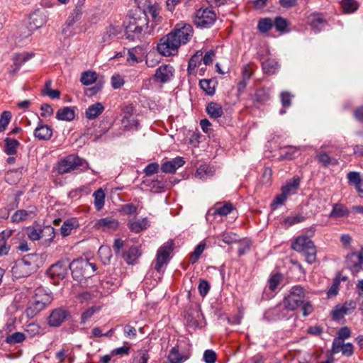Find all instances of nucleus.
Here are the masks:
<instances>
[{"mask_svg": "<svg viewBox=\"0 0 363 363\" xmlns=\"http://www.w3.org/2000/svg\"><path fill=\"white\" fill-rule=\"evenodd\" d=\"M193 34L194 30L190 24L178 23L169 33L160 39L157 50L164 56L174 55L182 45L190 41Z\"/></svg>", "mask_w": 363, "mask_h": 363, "instance_id": "obj_1", "label": "nucleus"}, {"mask_svg": "<svg viewBox=\"0 0 363 363\" xmlns=\"http://www.w3.org/2000/svg\"><path fill=\"white\" fill-rule=\"evenodd\" d=\"M148 25V18L146 13L140 9H136L129 16L128 21L125 25V34L130 40L140 39L144 28Z\"/></svg>", "mask_w": 363, "mask_h": 363, "instance_id": "obj_2", "label": "nucleus"}, {"mask_svg": "<svg viewBox=\"0 0 363 363\" xmlns=\"http://www.w3.org/2000/svg\"><path fill=\"white\" fill-rule=\"evenodd\" d=\"M52 300V296L43 289H37L33 302L26 310L27 317L32 318L43 311Z\"/></svg>", "mask_w": 363, "mask_h": 363, "instance_id": "obj_3", "label": "nucleus"}, {"mask_svg": "<svg viewBox=\"0 0 363 363\" xmlns=\"http://www.w3.org/2000/svg\"><path fill=\"white\" fill-rule=\"evenodd\" d=\"M291 247L297 252L303 253L308 263L313 264L316 261L315 245L308 237H298L292 243Z\"/></svg>", "mask_w": 363, "mask_h": 363, "instance_id": "obj_4", "label": "nucleus"}, {"mask_svg": "<svg viewBox=\"0 0 363 363\" xmlns=\"http://www.w3.org/2000/svg\"><path fill=\"white\" fill-rule=\"evenodd\" d=\"M33 259V257L28 255L16 260L11 269L13 277L20 279L30 276L36 268Z\"/></svg>", "mask_w": 363, "mask_h": 363, "instance_id": "obj_5", "label": "nucleus"}, {"mask_svg": "<svg viewBox=\"0 0 363 363\" xmlns=\"http://www.w3.org/2000/svg\"><path fill=\"white\" fill-rule=\"evenodd\" d=\"M306 290L301 286H294L291 288L290 294L284 298V307L294 311L303 304L306 299Z\"/></svg>", "mask_w": 363, "mask_h": 363, "instance_id": "obj_6", "label": "nucleus"}, {"mask_svg": "<svg viewBox=\"0 0 363 363\" xmlns=\"http://www.w3.org/2000/svg\"><path fill=\"white\" fill-rule=\"evenodd\" d=\"M91 264L87 259H77L69 262V269L71 270L72 277L74 279L80 280L83 277H91L90 273Z\"/></svg>", "mask_w": 363, "mask_h": 363, "instance_id": "obj_7", "label": "nucleus"}, {"mask_svg": "<svg viewBox=\"0 0 363 363\" xmlns=\"http://www.w3.org/2000/svg\"><path fill=\"white\" fill-rule=\"evenodd\" d=\"M84 162V160L79 157L69 155L59 162L57 172L60 174L70 172L79 169V167L83 165Z\"/></svg>", "mask_w": 363, "mask_h": 363, "instance_id": "obj_8", "label": "nucleus"}, {"mask_svg": "<svg viewBox=\"0 0 363 363\" xmlns=\"http://www.w3.org/2000/svg\"><path fill=\"white\" fill-rule=\"evenodd\" d=\"M216 19L215 12L206 9H200L195 13L194 23L198 27L208 28L212 26Z\"/></svg>", "mask_w": 363, "mask_h": 363, "instance_id": "obj_9", "label": "nucleus"}, {"mask_svg": "<svg viewBox=\"0 0 363 363\" xmlns=\"http://www.w3.org/2000/svg\"><path fill=\"white\" fill-rule=\"evenodd\" d=\"M346 266L354 276L357 277L363 272V249L346 257Z\"/></svg>", "mask_w": 363, "mask_h": 363, "instance_id": "obj_10", "label": "nucleus"}, {"mask_svg": "<svg viewBox=\"0 0 363 363\" xmlns=\"http://www.w3.org/2000/svg\"><path fill=\"white\" fill-rule=\"evenodd\" d=\"M174 242L170 240L159 248L155 260V269L160 272L164 264L167 263L170 253L173 250Z\"/></svg>", "mask_w": 363, "mask_h": 363, "instance_id": "obj_11", "label": "nucleus"}, {"mask_svg": "<svg viewBox=\"0 0 363 363\" xmlns=\"http://www.w3.org/2000/svg\"><path fill=\"white\" fill-rule=\"evenodd\" d=\"M68 269H69V259H62L49 268L48 274L52 278L57 277L62 279L67 275Z\"/></svg>", "mask_w": 363, "mask_h": 363, "instance_id": "obj_12", "label": "nucleus"}, {"mask_svg": "<svg viewBox=\"0 0 363 363\" xmlns=\"http://www.w3.org/2000/svg\"><path fill=\"white\" fill-rule=\"evenodd\" d=\"M82 11L79 9H74L69 15L65 24L62 26V32L64 35L69 36L74 34V32L71 30V28L74 25L76 22L81 19Z\"/></svg>", "mask_w": 363, "mask_h": 363, "instance_id": "obj_13", "label": "nucleus"}, {"mask_svg": "<svg viewBox=\"0 0 363 363\" xmlns=\"http://www.w3.org/2000/svg\"><path fill=\"white\" fill-rule=\"evenodd\" d=\"M123 32V28L120 25L110 24L106 27L102 35V43L110 44L113 40L118 38Z\"/></svg>", "mask_w": 363, "mask_h": 363, "instance_id": "obj_14", "label": "nucleus"}, {"mask_svg": "<svg viewBox=\"0 0 363 363\" xmlns=\"http://www.w3.org/2000/svg\"><path fill=\"white\" fill-rule=\"evenodd\" d=\"M48 21L45 12L37 10L30 14L29 18V28L37 30L44 26Z\"/></svg>", "mask_w": 363, "mask_h": 363, "instance_id": "obj_15", "label": "nucleus"}, {"mask_svg": "<svg viewBox=\"0 0 363 363\" xmlns=\"http://www.w3.org/2000/svg\"><path fill=\"white\" fill-rule=\"evenodd\" d=\"M357 304L354 301H346L342 306H337L333 311V318L339 320L344 317L345 315L351 313L355 308Z\"/></svg>", "mask_w": 363, "mask_h": 363, "instance_id": "obj_16", "label": "nucleus"}, {"mask_svg": "<svg viewBox=\"0 0 363 363\" xmlns=\"http://www.w3.org/2000/svg\"><path fill=\"white\" fill-rule=\"evenodd\" d=\"M315 158L318 163L325 168L328 167L330 165H337L339 163L336 158L330 157L328 153L323 150V146L315 151Z\"/></svg>", "mask_w": 363, "mask_h": 363, "instance_id": "obj_17", "label": "nucleus"}, {"mask_svg": "<svg viewBox=\"0 0 363 363\" xmlns=\"http://www.w3.org/2000/svg\"><path fill=\"white\" fill-rule=\"evenodd\" d=\"M68 315V312L62 308L54 310L48 318L49 325L52 327L60 326L67 318Z\"/></svg>", "mask_w": 363, "mask_h": 363, "instance_id": "obj_18", "label": "nucleus"}, {"mask_svg": "<svg viewBox=\"0 0 363 363\" xmlns=\"http://www.w3.org/2000/svg\"><path fill=\"white\" fill-rule=\"evenodd\" d=\"M118 226V222L113 217L100 218L94 223V227L97 230H115Z\"/></svg>", "mask_w": 363, "mask_h": 363, "instance_id": "obj_19", "label": "nucleus"}, {"mask_svg": "<svg viewBox=\"0 0 363 363\" xmlns=\"http://www.w3.org/2000/svg\"><path fill=\"white\" fill-rule=\"evenodd\" d=\"M174 68L169 65H163L157 69L155 77L160 82L165 83L173 77Z\"/></svg>", "mask_w": 363, "mask_h": 363, "instance_id": "obj_20", "label": "nucleus"}, {"mask_svg": "<svg viewBox=\"0 0 363 363\" xmlns=\"http://www.w3.org/2000/svg\"><path fill=\"white\" fill-rule=\"evenodd\" d=\"M34 136L40 140H49L52 136V129L40 121L34 130Z\"/></svg>", "mask_w": 363, "mask_h": 363, "instance_id": "obj_21", "label": "nucleus"}, {"mask_svg": "<svg viewBox=\"0 0 363 363\" xmlns=\"http://www.w3.org/2000/svg\"><path fill=\"white\" fill-rule=\"evenodd\" d=\"M185 162L181 157H177L170 161H167L162 164L161 169L164 173L173 174L176 170L183 166Z\"/></svg>", "mask_w": 363, "mask_h": 363, "instance_id": "obj_22", "label": "nucleus"}, {"mask_svg": "<svg viewBox=\"0 0 363 363\" xmlns=\"http://www.w3.org/2000/svg\"><path fill=\"white\" fill-rule=\"evenodd\" d=\"M129 229L135 233L146 230L150 226V221L147 218L139 220H129L128 223Z\"/></svg>", "mask_w": 363, "mask_h": 363, "instance_id": "obj_23", "label": "nucleus"}, {"mask_svg": "<svg viewBox=\"0 0 363 363\" xmlns=\"http://www.w3.org/2000/svg\"><path fill=\"white\" fill-rule=\"evenodd\" d=\"M141 255V252L138 247L133 246L123 253V259L128 264H135Z\"/></svg>", "mask_w": 363, "mask_h": 363, "instance_id": "obj_24", "label": "nucleus"}, {"mask_svg": "<svg viewBox=\"0 0 363 363\" xmlns=\"http://www.w3.org/2000/svg\"><path fill=\"white\" fill-rule=\"evenodd\" d=\"M104 110V107L101 103L96 102L88 107L86 110V117L89 120L96 118L99 115L102 113Z\"/></svg>", "mask_w": 363, "mask_h": 363, "instance_id": "obj_25", "label": "nucleus"}, {"mask_svg": "<svg viewBox=\"0 0 363 363\" xmlns=\"http://www.w3.org/2000/svg\"><path fill=\"white\" fill-rule=\"evenodd\" d=\"M308 21L313 29L318 32L324 26L325 20L323 14L313 13L308 17Z\"/></svg>", "mask_w": 363, "mask_h": 363, "instance_id": "obj_26", "label": "nucleus"}, {"mask_svg": "<svg viewBox=\"0 0 363 363\" xmlns=\"http://www.w3.org/2000/svg\"><path fill=\"white\" fill-rule=\"evenodd\" d=\"M40 240L43 245H49L55 238V230L50 225L44 226L40 228Z\"/></svg>", "mask_w": 363, "mask_h": 363, "instance_id": "obj_27", "label": "nucleus"}, {"mask_svg": "<svg viewBox=\"0 0 363 363\" xmlns=\"http://www.w3.org/2000/svg\"><path fill=\"white\" fill-rule=\"evenodd\" d=\"M206 112L211 118H218L223 114L222 106L215 102L208 104L206 106Z\"/></svg>", "mask_w": 363, "mask_h": 363, "instance_id": "obj_28", "label": "nucleus"}, {"mask_svg": "<svg viewBox=\"0 0 363 363\" xmlns=\"http://www.w3.org/2000/svg\"><path fill=\"white\" fill-rule=\"evenodd\" d=\"M74 111L71 107L60 108L56 113V118L60 121H71L74 118Z\"/></svg>", "mask_w": 363, "mask_h": 363, "instance_id": "obj_29", "label": "nucleus"}, {"mask_svg": "<svg viewBox=\"0 0 363 363\" xmlns=\"http://www.w3.org/2000/svg\"><path fill=\"white\" fill-rule=\"evenodd\" d=\"M214 172L215 169L213 167L208 164H203L196 169L195 177L201 179H204L208 177L213 176Z\"/></svg>", "mask_w": 363, "mask_h": 363, "instance_id": "obj_30", "label": "nucleus"}, {"mask_svg": "<svg viewBox=\"0 0 363 363\" xmlns=\"http://www.w3.org/2000/svg\"><path fill=\"white\" fill-rule=\"evenodd\" d=\"M35 215L33 211L18 210L14 213L11 217V220L13 223H20L28 218H31Z\"/></svg>", "mask_w": 363, "mask_h": 363, "instance_id": "obj_31", "label": "nucleus"}, {"mask_svg": "<svg viewBox=\"0 0 363 363\" xmlns=\"http://www.w3.org/2000/svg\"><path fill=\"white\" fill-rule=\"evenodd\" d=\"M5 142V152L9 155H13L17 152V149L20 145V143L10 138H6Z\"/></svg>", "mask_w": 363, "mask_h": 363, "instance_id": "obj_32", "label": "nucleus"}, {"mask_svg": "<svg viewBox=\"0 0 363 363\" xmlns=\"http://www.w3.org/2000/svg\"><path fill=\"white\" fill-rule=\"evenodd\" d=\"M300 185V179L298 177H294L291 182L288 183L281 188V191L288 196L296 192Z\"/></svg>", "mask_w": 363, "mask_h": 363, "instance_id": "obj_33", "label": "nucleus"}, {"mask_svg": "<svg viewBox=\"0 0 363 363\" xmlns=\"http://www.w3.org/2000/svg\"><path fill=\"white\" fill-rule=\"evenodd\" d=\"M33 57V55L30 53L23 52V53H15L12 56V60L13 62V66H17L21 67L23 64L27 62Z\"/></svg>", "mask_w": 363, "mask_h": 363, "instance_id": "obj_34", "label": "nucleus"}, {"mask_svg": "<svg viewBox=\"0 0 363 363\" xmlns=\"http://www.w3.org/2000/svg\"><path fill=\"white\" fill-rule=\"evenodd\" d=\"M187 357L179 353L176 347H173L168 355V360L170 363H182L187 359Z\"/></svg>", "mask_w": 363, "mask_h": 363, "instance_id": "obj_35", "label": "nucleus"}, {"mask_svg": "<svg viewBox=\"0 0 363 363\" xmlns=\"http://www.w3.org/2000/svg\"><path fill=\"white\" fill-rule=\"evenodd\" d=\"M279 68L278 62L273 59H269L262 62V69L264 73L269 74H274Z\"/></svg>", "mask_w": 363, "mask_h": 363, "instance_id": "obj_36", "label": "nucleus"}, {"mask_svg": "<svg viewBox=\"0 0 363 363\" xmlns=\"http://www.w3.org/2000/svg\"><path fill=\"white\" fill-rule=\"evenodd\" d=\"M77 226V223L76 220H65L63 223V224L60 228L61 235L63 237L68 236L69 235L71 234L72 230H74V228H76Z\"/></svg>", "mask_w": 363, "mask_h": 363, "instance_id": "obj_37", "label": "nucleus"}, {"mask_svg": "<svg viewBox=\"0 0 363 363\" xmlns=\"http://www.w3.org/2000/svg\"><path fill=\"white\" fill-rule=\"evenodd\" d=\"M348 215V211L346 207L341 204H335L333 206L332 211L330 212L329 216L330 218H342Z\"/></svg>", "mask_w": 363, "mask_h": 363, "instance_id": "obj_38", "label": "nucleus"}, {"mask_svg": "<svg viewBox=\"0 0 363 363\" xmlns=\"http://www.w3.org/2000/svg\"><path fill=\"white\" fill-rule=\"evenodd\" d=\"M94 206L96 210L100 211L104 206L105 193L102 189H99L94 193Z\"/></svg>", "mask_w": 363, "mask_h": 363, "instance_id": "obj_39", "label": "nucleus"}, {"mask_svg": "<svg viewBox=\"0 0 363 363\" xmlns=\"http://www.w3.org/2000/svg\"><path fill=\"white\" fill-rule=\"evenodd\" d=\"M201 57L202 52L199 51L191 57L188 65V72L189 74H194L195 68L199 66Z\"/></svg>", "mask_w": 363, "mask_h": 363, "instance_id": "obj_40", "label": "nucleus"}, {"mask_svg": "<svg viewBox=\"0 0 363 363\" xmlns=\"http://www.w3.org/2000/svg\"><path fill=\"white\" fill-rule=\"evenodd\" d=\"M26 339V335L23 333L16 332L6 337V342L10 345H14L23 342Z\"/></svg>", "mask_w": 363, "mask_h": 363, "instance_id": "obj_41", "label": "nucleus"}, {"mask_svg": "<svg viewBox=\"0 0 363 363\" xmlns=\"http://www.w3.org/2000/svg\"><path fill=\"white\" fill-rule=\"evenodd\" d=\"M205 248H206L205 242L199 243L196 247L194 252L190 255L189 262L191 264H195L198 261L199 257H201V255L203 253V252L204 251Z\"/></svg>", "mask_w": 363, "mask_h": 363, "instance_id": "obj_42", "label": "nucleus"}, {"mask_svg": "<svg viewBox=\"0 0 363 363\" xmlns=\"http://www.w3.org/2000/svg\"><path fill=\"white\" fill-rule=\"evenodd\" d=\"M97 76L95 72L86 71L82 74L80 81L84 85H89L96 81Z\"/></svg>", "mask_w": 363, "mask_h": 363, "instance_id": "obj_43", "label": "nucleus"}, {"mask_svg": "<svg viewBox=\"0 0 363 363\" xmlns=\"http://www.w3.org/2000/svg\"><path fill=\"white\" fill-rule=\"evenodd\" d=\"M218 238L228 245L236 242L239 240L238 235L231 232H224L220 234Z\"/></svg>", "mask_w": 363, "mask_h": 363, "instance_id": "obj_44", "label": "nucleus"}, {"mask_svg": "<svg viewBox=\"0 0 363 363\" xmlns=\"http://www.w3.org/2000/svg\"><path fill=\"white\" fill-rule=\"evenodd\" d=\"M21 177V172L18 169H11L7 172L5 179L10 184H15Z\"/></svg>", "mask_w": 363, "mask_h": 363, "instance_id": "obj_45", "label": "nucleus"}, {"mask_svg": "<svg viewBox=\"0 0 363 363\" xmlns=\"http://www.w3.org/2000/svg\"><path fill=\"white\" fill-rule=\"evenodd\" d=\"M273 27V21L269 18H264L259 20L257 28L262 33H266Z\"/></svg>", "mask_w": 363, "mask_h": 363, "instance_id": "obj_46", "label": "nucleus"}, {"mask_svg": "<svg viewBox=\"0 0 363 363\" xmlns=\"http://www.w3.org/2000/svg\"><path fill=\"white\" fill-rule=\"evenodd\" d=\"M144 184L146 186H149L150 188V190L154 192H159V191H162V189H164V184L161 181H159L158 179H156V180L147 179V180L144 181Z\"/></svg>", "mask_w": 363, "mask_h": 363, "instance_id": "obj_47", "label": "nucleus"}, {"mask_svg": "<svg viewBox=\"0 0 363 363\" xmlns=\"http://www.w3.org/2000/svg\"><path fill=\"white\" fill-rule=\"evenodd\" d=\"M234 209L233 206L231 203H225L222 206H216L213 214H218L220 216H227Z\"/></svg>", "mask_w": 363, "mask_h": 363, "instance_id": "obj_48", "label": "nucleus"}, {"mask_svg": "<svg viewBox=\"0 0 363 363\" xmlns=\"http://www.w3.org/2000/svg\"><path fill=\"white\" fill-rule=\"evenodd\" d=\"M273 26H274L277 31L283 33L286 31V29L289 26V23L286 19L281 16H278L276 17L274 21H273Z\"/></svg>", "mask_w": 363, "mask_h": 363, "instance_id": "obj_49", "label": "nucleus"}, {"mask_svg": "<svg viewBox=\"0 0 363 363\" xmlns=\"http://www.w3.org/2000/svg\"><path fill=\"white\" fill-rule=\"evenodd\" d=\"M100 310V307L91 306L84 311L81 315V323L84 324L88 321L95 313Z\"/></svg>", "mask_w": 363, "mask_h": 363, "instance_id": "obj_50", "label": "nucleus"}, {"mask_svg": "<svg viewBox=\"0 0 363 363\" xmlns=\"http://www.w3.org/2000/svg\"><path fill=\"white\" fill-rule=\"evenodd\" d=\"M342 6L345 12L352 13L358 9V4L354 0H343Z\"/></svg>", "mask_w": 363, "mask_h": 363, "instance_id": "obj_51", "label": "nucleus"}, {"mask_svg": "<svg viewBox=\"0 0 363 363\" xmlns=\"http://www.w3.org/2000/svg\"><path fill=\"white\" fill-rule=\"evenodd\" d=\"M25 331L32 337L40 333V328L37 323H31L26 326Z\"/></svg>", "mask_w": 363, "mask_h": 363, "instance_id": "obj_52", "label": "nucleus"}, {"mask_svg": "<svg viewBox=\"0 0 363 363\" xmlns=\"http://www.w3.org/2000/svg\"><path fill=\"white\" fill-rule=\"evenodd\" d=\"M212 81L210 79H201L199 84L201 88L208 95H212L215 92L214 86H211Z\"/></svg>", "mask_w": 363, "mask_h": 363, "instance_id": "obj_53", "label": "nucleus"}, {"mask_svg": "<svg viewBox=\"0 0 363 363\" xmlns=\"http://www.w3.org/2000/svg\"><path fill=\"white\" fill-rule=\"evenodd\" d=\"M11 113L10 111H4L0 118V133L3 132L10 122Z\"/></svg>", "mask_w": 363, "mask_h": 363, "instance_id": "obj_54", "label": "nucleus"}, {"mask_svg": "<svg viewBox=\"0 0 363 363\" xmlns=\"http://www.w3.org/2000/svg\"><path fill=\"white\" fill-rule=\"evenodd\" d=\"M255 71V65L252 62L243 66L242 70V79L249 80Z\"/></svg>", "mask_w": 363, "mask_h": 363, "instance_id": "obj_55", "label": "nucleus"}, {"mask_svg": "<svg viewBox=\"0 0 363 363\" xmlns=\"http://www.w3.org/2000/svg\"><path fill=\"white\" fill-rule=\"evenodd\" d=\"M347 177L349 180V182L355 185L356 188L361 183V175L359 172H350Z\"/></svg>", "mask_w": 363, "mask_h": 363, "instance_id": "obj_56", "label": "nucleus"}, {"mask_svg": "<svg viewBox=\"0 0 363 363\" xmlns=\"http://www.w3.org/2000/svg\"><path fill=\"white\" fill-rule=\"evenodd\" d=\"M281 275L275 274L272 275L269 280V287L272 291H274L281 281Z\"/></svg>", "mask_w": 363, "mask_h": 363, "instance_id": "obj_57", "label": "nucleus"}, {"mask_svg": "<svg viewBox=\"0 0 363 363\" xmlns=\"http://www.w3.org/2000/svg\"><path fill=\"white\" fill-rule=\"evenodd\" d=\"M293 96L289 91H282L280 94L281 102L284 108H288L291 105V98Z\"/></svg>", "mask_w": 363, "mask_h": 363, "instance_id": "obj_58", "label": "nucleus"}, {"mask_svg": "<svg viewBox=\"0 0 363 363\" xmlns=\"http://www.w3.org/2000/svg\"><path fill=\"white\" fill-rule=\"evenodd\" d=\"M148 13L150 14L153 20L158 23L161 20V17L159 16L160 9L156 5H150L147 7Z\"/></svg>", "mask_w": 363, "mask_h": 363, "instance_id": "obj_59", "label": "nucleus"}, {"mask_svg": "<svg viewBox=\"0 0 363 363\" xmlns=\"http://www.w3.org/2000/svg\"><path fill=\"white\" fill-rule=\"evenodd\" d=\"M216 358V352L211 350H207L203 353V360L206 363H215Z\"/></svg>", "mask_w": 363, "mask_h": 363, "instance_id": "obj_60", "label": "nucleus"}, {"mask_svg": "<svg viewBox=\"0 0 363 363\" xmlns=\"http://www.w3.org/2000/svg\"><path fill=\"white\" fill-rule=\"evenodd\" d=\"M199 294L204 297L208 293L210 289V284L206 280H200L199 287H198Z\"/></svg>", "mask_w": 363, "mask_h": 363, "instance_id": "obj_61", "label": "nucleus"}, {"mask_svg": "<svg viewBox=\"0 0 363 363\" xmlns=\"http://www.w3.org/2000/svg\"><path fill=\"white\" fill-rule=\"evenodd\" d=\"M39 232H40V228H28L27 229L28 237L33 241L40 240Z\"/></svg>", "mask_w": 363, "mask_h": 363, "instance_id": "obj_62", "label": "nucleus"}, {"mask_svg": "<svg viewBox=\"0 0 363 363\" xmlns=\"http://www.w3.org/2000/svg\"><path fill=\"white\" fill-rule=\"evenodd\" d=\"M286 193L281 192V194L277 196L272 203V209L275 210L278 206L282 205L287 198Z\"/></svg>", "mask_w": 363, "mask_h": 363, "instance_id": "obj_63", "label": "nucleus"}, {"mask_svg": "<svg viewBox=\"0 0 363 363\" xmlns=\"http://www.w3.org/2000/svg\"><path fill=\"white\" fill-rule=\"evenodd\" d=\"M305 220V217L301 215H296L294 216L287 217L284 220V223L289 225H292L301 223Z\"/></svg>", "mask_w": 363, "mask_h": 363, "instance_id": "obj_64", "label": "nucleus"}]
</instances>
